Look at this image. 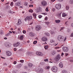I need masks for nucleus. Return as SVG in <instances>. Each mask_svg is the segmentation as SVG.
Wrapping results in <instances>:
<instances>
[{"label": "nucleus", "instance_id": "1", "mask_svg": "<svg viewBox=\"0 0 73 73\" xmlns=\"http://www.w3.org/2000/svg\"><path fill=\"white\" fill-rule=\"evenodd\" d=\"M57 39L59 41H65L66 40V37H65L64 38V36L61 35H58L57 38Z\"/></svg>", "mask_w": 73, "mask_h": 73}, {"label": "nucleus", "instance_id": "2", "mask_svg": "<svg viewBox=\"0 0 73 73\" xmlns=\"http://www.w3.org/2000/svg\"><path fill=\"white\" fill-rule=\"evenodd\" d=\"M60 58H60V54H58L55 58V60L56 61V62H58V61L60 60Z\"/></svg>", "mask_w": 73, "mask_h": 73}, {"label": "nucleus", "instance_id": "3", "mask_svg": "<svg viewBox=\"0 0 73 73\" xmlns=\"http://www.w3.org/2000/svg\"><path fill=\"white\" fill-rule=\"evenodd\" d=\"M32 19V17L31 16H27L26 18L25 19V21H28V20H31Z\"/></svg>", "mask_w": 73, "mask_h": 73}, {"label": "nucleus", "instance_id": "4", "mask_svg": "<svg viewBox=\"0 0 73 73\" xmlns=\"http://www.w3.org/2000/svg\"><path fill=\"white\" fill-rule=\"evenodd\" d=\"M55 8L57 9H60L61 8V5L60 4H56L55 6Z\"/></svg>", "mask_w": 73, "mask_h": 73}, {"label": "nucleus", "instance_id": "5", "mask_svg": "<svg viewBox=\"0 0 73 73\" xmlns=\"http://www.w3.org/2000/svg\"><path fill=\"white\" fill-rule=\"evenodd\" d=\"M41 5L42 6H45L47 5V3L45 1H43L41 2Z\"/></svg>", "mask_w": 73, "mask_h": 73}, {"label": "nucleus", "instance_id": "6", "mask_svg": "<svg viewBox=\"0 0 73 73\" xmlns=\"http://www.w3.org/2000/svg\"><path fill=\"white\" fill-rule=\"evenodd\" d=\"M52 70L54 72H57V71L58 70V68L56 66H53L52 68Z\"/></svg>", "mask_w": 73, "mask_h": 73}, {"label": "nucleus", "instance_id": "7", "mask_svg": "<svg viewBox=\"0 0 73 73\" xmlns=\"http://www.w3.org/2000/svg\"><path fill=\"white\" fill-rule=\"evenodd\" d=\"M41 27L40 25H38L36 26L35 27V29L37 31H38L39 30H40L41 29Z\"/></svg>", "mask_w": 73, "mask_h": 73}, {"label": "nucleus", "instance_id": "8", "mask_svg": "<svg viewBox=\"0 0 73 73\" xmlns=\"http://www.w3.org/2000/svg\"><path fill=\"white\" fill-rule=\"evenodd\" d=\"M62 50L65 52H67L68 51V48L66 47H63L62 48Z\"/></svg>", "mask_w": 73, "mask_h": 73}, {"label": "nucleus", "instance_id": "9", "mask_svg": "<svg viewBox=\"0 0 73 73\" xmlns=\"http://www.w3.org/2000/svg\"><path fill=\"white\" fill-rule=\"evenodd\" d=\"M41 40H42V41H47L48 40V38H47L46 37L44 36L42 38Z\"/></svg>", "mask_w": 73, "mask_h": 73}, {"label": "nucleus", "instance_id": "10", "mask_svg": "<svg viewBox=\"0 0 73 73\" xmlns=\"http://www.w3.org/2000/svg\"><path fill=\"white\" fill-rule=\"evenodd\" d=\"M19 45H20V42H17L16 43H14L13 45L15 47H17V46H18Z\"/></svg>", "mask_w": 73, "mask_h": 73}, {"label": "nucleus", "instance_id": "11", "mask_svg": "<svg viewBox=\"0 0 73 73\" xmlns=\"http://www.w3.org/2000/svg\"><path fill=\"white\" fill-rule=\"evenodd\" d=\"M36 54L37 56H43V54L42 53L40 52H36Z\"/></svg>", "mask_w": 73, "mask_h": 73}, {"label": "nucleus", "instance_id": "12", "mask_svg": "<svg viewBox=\"0 0 73 73\" xmlns=\"http://www.w3.org/2000/svg\"><path fill=\"white\" fill-rule=\"evenodd\" d=\"M11 44L9 42H7L6 43H5V45L6 46H7V47H9V46H11Z\"/></svg>", "mask_w": 73, "mask_h": 73}, {"label": "nucleus", "instance_id": "13", "mask_svg": "<svg viewBox=\"0 0 73 73\" xmlns=\"http://www.w3.org/2000/svg\"><path fill=\"white\" fill-rule=\"evenodd\" d=\"M29 35L31 37H33L35 36V34L33 33V32H31L29 33Z\"/></svg>", "mask_w": 73, "mask_h": 73}, {"label": "nucleus", "instance_id": "14", "mask_svg": "<svg viewBox=\"0 0 73 73\" xmlns=\"http://www.w3.org/2000/svg\"><path fill=\"white\" fill-rule=\"evenodd\" d=\"M15 5H16V6H18L19 7L21 5V3L19 2V1H18L15 3Z\"/></svg>", "mask_w": 73, "mask_h": 73}, {"label": "nucleus", "instance_id": "15", "mask_svg": "<svg viewBox=\"0 0 73 73\" xmlns=\"http://www.w3.org/2000/svg\"><path fill=\"white\" fill-rule=\"evenodd\" d=\"M6 54L7 56H10L11 55V52L7 51V52Z\"/></svg>", "mask_w": 73, "mask_h": 73}, {"label": "nucleus", "instance_id": "16", "mask_svg": "<svg viewBox=\"0 0 73 73\" xmlns=\"http://www.w3.org/2000/svg\"><path fill=\"white\" fill-rule=\"evenodd\" d=\"M21 23V20L20 19H19L18 23L17 24V25H20Z\"/></svg>", "mask_w": 73, "mask_h": 73}, {"label": "nucleus", "instance_id": "17", "mask_svg": "<svg viewBox=\"0 0 73 73\" xmlns=\"http://www.w3.org/2000/svg\"><path fill=\"white\" fill-rule=\"evenodd\" d=\"M42 11L41 7H39L37 9V12H40Z\"/></svg>", "mask_w": 73, "mask_h": 73}, {"label": "nucleus", "instance_id": "18", "mask_svg": "<svg viewBox=\"0 0 73 73\" xmlns=\"http://www.w3.org/2000/svg\"><path fill=\"white\" fill-rule=\"evenodd\" d=\"M56 53V51L53 50L52 51L51 54L52 55H54Z\"/></svg>", "mask_w": 73, "mask_h": 73}, {"label": "nucleus", "instance_id": "19", "mask_svg": "<svg viewBox=\"0 0 73 73\" xmlns=\"http://www.w3.org/2000/svg\"><path fill=\"white\" fill-rule=\"evenodd\" d=\"M59 66L60 67V68H62V67H63V64H62V62H60L59 64Z\"/></svg>", "mask_w": 73, "mask_h": 73}, {"label": "nucleus", "instance_id": "20", "mask_svg": "<svg viewBox=\"0 0 73 73\" xmlns=\"http://www.w3.org/2000/svg\"><path fill=\"white\" fill-rule=\"evenodd\" d=\"M29 68H31L33 66V64L31 63H29L28 65Z\"/></svg>", "mask_w": 73, "mask_h": 73}, {"label": "nucleus", "instance_id": "21", "mask_svg": "<svg viewBox=\"0 0 73 73\" xmlns=\"http://www.w3.org/2000/svg\"><path fill=\"white\" fill-rule=\"evenodd\" d=\"M67 16V14L65 13H63L62 14V17H65Z\"/></svg>", "mask_w": 73, "mask_h": 73}, {"label": "nucleus", "instance_id": "22", "mask_svg": "<svg viewBox=\"0 0 73 73\" xmlns=\"http://www.w3.org/2000/svg\"><path fill=\"white\" fill-rule=\"evenodd\" d=\"M22 66V65H21V64H20L17 65V68H20Z\"/></svg>", "mask_w": 73, "mask_h": 73}, {"label": "nucleus", "instance_id": "23", "mask_svg": "<svg viewBox=\"0 0 73 73\" xmlns=\"http://www.w3.org/2000/svg\"><path fill=\"white\" fill-rule=\"evenodd\" d=\"M33 16L34 17V19H36V14L34 13L33 14Z\"/></svg>", "mask_w": 73, "mask_h": 73}, {"label": "nucleus", "instance_id": "24", "mask_svg": "<svg viewBox=\"0 0 73 73\" xmlns=\"http://www.w3.org/2000/svg\"><path fill=\"white\" fill-rule=\"evenodd\" d=\"M45 35L46 36H50V34L48 33H46Z\"/></svg>", "mask_w": 73, "mask_h": 73}, {"label": "nucleus", "instance_id": "25", "mask_svg": "<svg viewBox=\"0 0 73 73\" xmlns=\"http://www.w3.org/2000/svg\"><path fill=\"white\" fill-rule=\"evenodd\" d=\"M23 38H24V36H23V35H22L19 38L21 40L23 39Z\"/></svg>", "mask_w": 73, "mask_h": 73}, {"label": "nucleus", "instance_id": "26", "mask_svg": "<svg viewBox=\"0 0 73 73\" xmlns=\"http://www.w3.org/2000/svg\"><path fill=\"white\" fill-rule=\"evenodd\" d=\"M45 68L46 69H48V70L50 69V66H46Z\"/></svg>", "mask_w": 73, "mask_h": 73}, {"label": "nucleus", "instance_id": "27", "mask_svg": "<svg viewBox=\"0 0 73 73\" xmlns=\"http://www.w3.org/2000/svg\"><path fill=\"white\" fill-rule=\"evenodd\" d=\"M48 47H49V46H44V48L46 50L48 48Z\"/></svg>", "mask_w": 73, "mask_h": 73}, {"label": "nucleus", "instance_id": "28", "mask_svg": "<svg viewBox=\"0 0 73 73\" xmlns=\"http://www.w3.org/2000/svg\"><path fill=\"white\" fill-rule=\"evenodd\" d=\"M67 71L66 70H64L62 71V73H66Z\"/></svg>", "mask_w": 73, "mask_h": 73}, {"label": "nucleus", "instance_id": "29", "mask_svg": "<svg viewBox=\"0 0 73 73\" xmlns=\"http://www.w3.org/2000/svg\"><path fill=\"white\" fill-rule=\"evenodd\" d=\"M70 3L71 4H73V0H70Z\"/></svg>", "mask_w": 73, "mask_h": 73}, {"label": "nucleus", "instance_id": "30", "mask_svg": "<svg viewBox=\"0 0 73 73\" xmlns=\"http://www.w3.org/2000/svg\"><path fill=\"white\" fill-rule=\"evenodd\" d=\"M60 21H60V20H56L55 21V22H56V23H60Z\"/></svg>", "mask_w": 73, "mask_h": 73}, {"label": "nucleus", "instance_id": "31", "mask_svg": "<svg viewBox=\"0 0 73 73\" xmlns=\"http://www.w3.org/2000/svg\"><path fill=\"white\" fill-rule=\"evenodd\" d=\"M29 12H31V13H32V12H33V10H32L31 9H30L29 10Z\"/></svg>", "mask_w": 73, "mask_h": 73}, {"label": "nucleus", "instance_id": "32", "mask_svg": "<svg viewBox=\"0 0 73 73\" xmlns=\"http://www.w3.org/2000/svg\"><path fill=\"white\" fill-rule=\"evenodd\" d=\"M37 41L36 40V41H34L33 43L34 44H36L37 43Z\"/></svg>", "mask_w": 73, "mask_h": 73}, {"label": "nucleus", "instance_id": "33", "mask_svg": "<svg viewBox=\"0 0 73 73\" xmlns=\"http://www.w3.org/2000/svg\"><path fill=\"white\" fill-rule=\"evenodd\" d=\"M42 17V16L41 15H39V16H38V17H39V19H41V17Z\"/></svg>", "mask_w": 73, "mask_h": 73}, {"label": "nucleus", "instance_id": "34", "mask_svg": "<svg viewBox=\"0 0 73 73\" xmlns=\"http://www.w3.org/2000/svg\"><path fill=\"white\" fill-rule=\"evenodd\" d=\"M46 12H48V11H49V10H48V7L46 8Z\"/></svg>", "mask_w": 73, "mask_h": 73}, {"label": "nucleus", "instance_id": "35", "mask_svg": "<svg viewBox=\"0 0 73 73\" xmlns=\"http://www.w3.org/2000/svg\"><path fill=\"white\" fill-rule=\"evenodd\" d=\"M23 33L24 34H25L26 33V31L25 30H23Z\"/></svg>", "mask_w": 73, "mask_h": 73}, {"label": "nucleus", "instance_id": "36", "mask_svg": "<svg viewBox=\"0 0 73 73\" xmlns=\"http://www.w3.org/2000/svg\"><path fill=\"white\" fill-rule=\"evenodd\" d=\"M45 24H47V25H48L49 24V22H45Z\"/></svg>", "mask_w": 73, "mask_h": 73}, {"label": "nucleus", "instance_id": "37", "mask_svg": "<svg viewBox=\"0 0 73 73\" xmlns=\"http://www.w3.org/2000/svg\"><path fill=\"white\" fill-rule=\"evenodd\" d=\"M69 7L68 6H66V10H68L69 9Z\"/></svg>", "mask_w": 73, "mask_h": 73}, {"label": "nucleus", "instance_id": "38", "mask_svg": "<svg viewBox=\"0 0 73 73\" xmlns=\"http://www.w3.org/2000/svg\"><path fill=\"white\" fill-rule=\"evenodd\" d=\"M64 29V27H62L60 30V31H61L62 30H63Z\"/></svg>", "mask_w": 73, "mask_h": 73}, {"label": "nucleus", "instance_id": "39", "mask_svg": "<svg viewBox=\"0 0 73 73\" xmlns=\"http://www.w3.org/2000/svg\"><path fill=\"white\" fill-rule=\"evenodd\" d=\"M51 43H52V42H54V41L53 40H51Z\"/></svg>", "mask_w": 73, "mask_h": 73}, {"label": "nucleus", "instance_id": "40", "mask_svg": "<svg viewBox=\"0 0 73 73\" xmlns=\"http://www.w3.org/2000/svg\"><path fill=\"white\" fill-rule=\"evenodd\" d=\"M3 31H1V35H3Z\"/></svg>", "mask_w": 73, "mask_h": 73}, {"label": "nucleus", "instance_id": "41", "mask_svg": "<svg viewBox=\"0 0 73 73\" xmlns=\"http://www.w3.org/2000/svg\"><path fill=\"white\" fill-rule=\"evenodd\" d=\"M59 48H60V47H57L55 48V49H59Z\"/></svg>", "mask_w": 73, "mask_h": 73}, {"label": "nucleus", "instance_id": "42", "mask_svg": "<svg viewBox=\"0 0 73 73\" xmlns=\"http://www.w3.org/2000/svg\"><path fill=\"white\" fill-rule=\"evenodd\" d=\"M52 11H53V12H54V11H56V10H55V9L53 8L52 9Z\"/></svg>", "mask_w": 73, "mask_h": 73}, {"label": "nucleus", "instance_id": "43", "mask_svg": "<svg viewBox=\"0 0 73 73\" xmlns=\"http://www.w3.org/2000/svg\"><path fill=\"white\" fill-rule=\"evenodd\" d=\"M20 62H22V63H23V62H24V60H20Z\"/></svg>", "mask_w": 73, "mask_h": 73}, {"label": "nucleus", "instance_id": "44", "mask_svg": "<svg viewBox=\"0 0 73 73\" xmlns=\"http://www.w3.org/2000/svg\"><path fill=\"white\" fill-rule=\"evenodd\" d=\"M44 61L45 62H46V61H48V60L47 59H44Z\"/></svg>", "mask_w": 73, "mask_h": 73}, {"label": "nucleus", "instance_id": "45", "mask_svg": "<svg viewBox=\"0 0 73 73\" xmlns=\"http://www.w3.org/2000/svg\"><path fill=\"white\" fill-rule=\"evenodd\" d=\"M27 4H28V3L27 2H25L24 4V5L25 6H27Z\"/></svg>", "mask_w": 73, "mask_h": 73}, {"label": "nucleus", "instance_id": "46", "mask_svg": "<svg viewBox=\"0 0 73 73\" xmlns=\"http://www.w3.org/2000/svg\"><path fill=\"white\" fill-rule=\"evenodd\" d=\"M29 7H33V5H29Z\"/></svg>", "mask_w": 73, "mask_h": 73}, {"label": "nucleus", "instance_id": "47", "mask_svg": "<svg viewBox=\"0 0 73 73\" xmlns=\"http://www.w3.org/2000/svg\"><path fill=\"white\" fill-rule=\"evenodd\" d=\"M43 71L42 70H40L39 72H40V73H42V72Z\"/></svg>", "mask_w": 73, "mask_h": 73}, {"label": "nucleus", "instance_id": "48", "mask_svg": "<svg viewBox=\"0 0 73 73\" xmlns=\"http://www.w3.org/2000/svg\"><path fill=\"white\" fill-rule=\"evenodd\" d=\"M70 37H73V33H71V35H70Z\"/></svg>", "mask_w": 73, "mask_h": 73}, {"label": "nucleus", "instance_id": "49", "mask_svg": "<svg viewBox=\"0 0 73 73\" xmlns=\"http://www.w3.org/2000/svg\"><path fill=\"white\" fill-rule=\"evenodd\" d=\"M18 0H13V1H14V2H17V1Z\"/></svg>", "mask_w": 73, "mask_h": 73}, {"label": "nucleus", "instance_id": "50", "mask_svg": "<svg viewBox=\"0 0 73 73\" xmlns=\"http://www.w3.org/2000/svg\"><path fill=\"white\" fill-rule=\"evenodd\" d=\"M9 35H10V33H9L7 34L6 35V36H9Z\"/></svg>", "mask_w": 73, "mask_h": 73}, {"label": "nucleus", "instance_id": "51", "mask_svg": "<svg viewBox=\"0 0 73 73\" xmlns=\"http://www.w3.org/2000/svg\"><path fill=\"white\" fill-rule=\"evenodd\" d=\"M47 19H48V17H46L45 18V20H47Z\"/></svg>", "mask_w": 73, "mask_h": 73}, {"label": "nucleus", "instance_id": "52", "mask_svg": "<svg viewBox=\"0 0 73 73\" xmlns=\"http://www.w3.org/2000/svg\"><path fill=\"white\" fill-rule=\"evenodd\" d=\"M16 63H17L16 61H14L13 62V64H16Z\"/></svg>", "mask_w": 73, "mask_h": 73}, {"label": "nucleus", "instance_id": "53", "mask_svg": "<svg viewBox=\"0 0 73 73\" xmlns=\"http://www.w3.org/2000/svg\"><path fill=\"white\" fill-rule=\"evenodd\" d=\"M63 0H58V1L59 2H61L62 1H63Z\"/></svg>", "mask_w": 73, "mask_h": 73}, {"label": "nucleus", "instance_id": "54", "mask_svg": "<svg viewBox=\"0 0 73 73\" xmlns=\"http://www.w3.org/2000/svg\"><path fill=\"white\" fill-rule=\"evenodd\" d=\"M43 15H47V13H42Z\"/></svg>", "mask_w": 73, "mask_h": 73}, {"label": "nucleus", "instance_id": "55", "mask_svg": "<svg viewBox=\"0 0 73 73\" xmlns=\"http://www.w3.org/2000/svg\"><path fill=\"white\" fill-rule=\"evenodd\" d=\"M70 62H73V60H70Z\"/></svg>", "mask_w": 73, "mask_h": 73}, {"label": "nucleus", "instance_id": "56", "mask_svg": "<svg viewBox=\"0 0 73 73\" xmlns=\"http://www.w3.org/2000/svg\"><path fill=\"white\" fill-rule=\"evenodd\" d=\"M68 21H67L65 23L66 25H68Z\"/></svg>", "mask_w": 73, "mask_h": 73}, {"label": "nucleus", "instance_id": "57", "mask_svg": "<svg viewBox=\"0 0 73 73\" xmlns=\"http://www.w3.org/2000/svg\"><path fill=\"white\" fill-rule=\"evenodd\" d=\"M68 54H66V53H65V56H68Z\"/></svg>", "mask_w": 73, "mask_h": 73}, {"label": "nucleus", "instance_id": "58", "mask_svg": "<svg viewBox=\"0 0 73 73\" xmlns=\"http://www.w3.org/2000/svg\"><path fill=\"white\" fill-rule=\"evenodd\" d=\"M71 26L72 27H73V23L71 24Z\"/></svg>", "mask_w": 73, "mask_h": 73}, {"label": "nucleus", "instance_id": "59", "mask_svg": "<svg viewBox=\"0 0 73 73\" xmlns=\"http://www.w3.org/2000/svg\"><path fill=\"white\" fill-rule=\"evenodd\" d=\"M13 5V2H11V6H12Z\"/></svg>", "mask_w": 73, "mask_h": 73}, {"label": "nucleus", "instance_id": "60", "mask_svg": "<svg viewBox=\"0 0 73 73\" xmlns=\"http://www.w3.org/2000/svg\"><path fill=\"white\" fill-rule=\"evenodd\" d=\"M51 1L52 2H54V1H55V0H51Z\"/></svg>", "mask_w": 73, "mask_h": 73}, {"label": "nucleus", "instance_id": "61", "mask_svg": "<svg viewBox=\"0 0 73 73\" xmlns=\"http://www.w3.org/2000/svg\"><path fill=\"white\" fill-rule=\"evenodd\" d=\"M12 32L13 33H14V34H15V33H16V31H12Z\"/></svg>", "mask_w": 73, "mask_h": 73}, {"label": "nucleus", "instance_id": "62", "mask_svg": "<svg viewBox=\"0 0 73 73\" xmlns=\"http://www.w3.org/2000/svg\"><path fill=\"white\" fill-rule=\"evenodd\" d=\"M3 64L4 65H5L6 66H7V64L6 63H4Z\"/></svg>", "mask_w": 73, "mask_h": 73}, {"label": "nucleus", "instance_id": "63", "mask_svg": "<svg viewBox=\"0 0 73 73\" xmlns=\"http://www.w3.org/2000/svg\"><path fill=\"white\" fill-rule=\"evenodd\" d=\"M16 50H17L16 48H14V51H16Z\"/></svg>", "mask_w": 73, "mask_h": 73}, {"label": "nucleus", "instance_id": "64", "mask_svg": "<svg viewBox=\"0 0 73 73\" xmlns=\"http://www.w3.org/2000/svg\"><path fill=\"white\" fill-rule=\"evenodd\" d=\"M63 55H64V53L62 52L61 54L62 56H63Z\"/></svg>", "mask_w": 73, "mask_h": 73}]
</instances>
